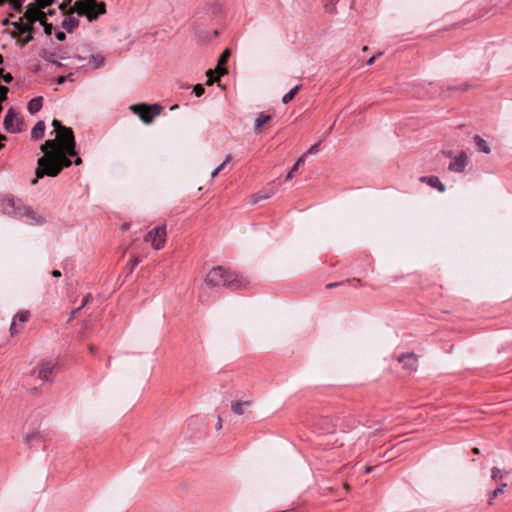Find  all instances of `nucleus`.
Wrapping results in <instances>:
<instances>
[{
	"label": "nucleus",
	"instance_id": "e433bc0d",
	"mask_svg": "<svg viewBox=\"0 0 512 512\" xmlns=\"http://www.w3.org/2000/svg\"><path fill=\"white\" fill-rule=\"evenodd\" d=\"M44 26V31L47 35H50L52 33L53 26L52 24L47 23L45 20L44 23H41Z\"/></svg>",
	"mask_w": 512,
	"mask_h": 512
},
{
	"label": "nucleus",
	"instance_id": "423d86ee",
	"mask_svg": "<svg viewBox=\"0 0 512 512\" xmlns=\"http://www.w3.org/2000/svg\"><path fill=\"white\" fill-rule=\"evenodd\" d=\"M166 225L150 230L144 237V241L150 243L155 250H160L166 243Z\"/></svg>",
	"mask_w": 512,
	"mask_h": 512
},
{
	"label": "nucleus",
	"instance_id": "6e6d98bb",
	"mask_svg": "<svg viewBox=\"0 0 512 512\" xmlns=\"http://www.w3.org/2000/svg\"><path fill=\"white\" fill-rule=\"evenodd\" d=\"M221 428H222V419H221V417H218L217 429H221Z\"/></svg>",
	"mask_w": 512,
	"mask_h": 512
},
{
	"label": "nucleus",
	"instance_id": "c03bdc74",
	"mask_svg": "<svg viewBox=\"0 0 512 512\" xmlns=\"http://www.w3.org/2000/svg\"><path fill=\"white\" fill-rule=\"evenodd\" d=\"M80 310H81V307H78V308H76V309L72 310V311H71V313H70V316H69V318H68V321L73 320V319L76 317L77 313H78Z\"/></svg>",
	"mask_w": 512,
	"mask_h": 512
},
{
	"label": "nucleus",
	"instance_id": "e2e57ef3",
	"mask_svg": "<svg viewBox=\"0 0 512 512\" xmlns=\"http://www.w3.org/2000/svg\"><path fill=\"white\" fill-rule=\"evenodd\" d=\"M3 63V56L0 54V64Z\"/></svg>",
	"mask_w": 512,
	"mask_h": 512
},
{
	"label": "nucleus",
	"instance_id": "338daca9",
	"mask_svg": "<svg viewBox=\"0 0 512 512\" xmlns=\"http://www.w3.org/2000/svg\"><path fill=\"white\" fill-rule=\"evenodd\" d=\"M6 2V0H0V5H3Z\"/></svg>",
	"mask_w": 512,
	"mask_h": 512
},
{
	"label": "nucleus",
	"instance_id": "ea45409f",
	"mask_svg": "<svg viewBox=\"0 0 512 512\" xmlns=\"http://www.w3.org/2000/svg\"><path fill=\"white\" fill-rule=\"evenodd\" d=\"M216 73L220 76V75H224L227 73V70L226 68L222 66H219V64L217 63V66H216V69H215Z\"/></svg>",
	"mask_w": 512,
	"mask_h": 512
},
{
	"label": "nucleus",
	"instance_id": "a19ab883",
	"mask_svg": "<svg viewBox=\"0 0 512 512\" xmlns=\"http://www.w3.org/2000/svg\"><path fill=\"white\" fill-rule=\"evenodd\" d=\"M319 150V143H316L314 145H312L309 150L307 151L308 154H314V153H317Z\"/></svg>",
	"mask_w": 512,
	"mask_h": 512
},
{
	"label": "nucleus",
	"instance_id": "412c9836",
	"mask_svg": "<svg viewBox=\"0 0 512 512\" xmlns=\"http://www.w3.org/2000/svg\"><path fill=\"white\" fill-rule=\"evenodd\" d=\"M250 401H238L231 404V410L237 415H243L246 407L250 406Z\"/></svg>",
	"mask_w": 512,
	"mask_h": 512
},
{
	"label": "nucleus",
	"instance_id": "39448f33",
	"mask_svg": "<svg viewBox=\"0 0 512 512\" xmlns=\"http://www.w3.org/2000/svg\"><path fill=\"white\" fill-rule=\"evenodd\" d=\"M131 110L139 116L143 123L150 124L156 116L160 115L162 106L157 103L151 105L136 104L131 106Z\"/></svg>",
	"mask_w": 512,
	"mask_h": 512
},
{
	"label": "nucleus",
	"instance_id": "8fccbe9b",
	"mask_svg": "<svg viewBox=\"0 0 512 512\" xmlns=\"http://www.w3.org/2000/svg\"><path fill=\"white\" fill-rule=\"evenodd\" d=\"M340 284L341 283H329V284L326 285V288L327 289H331V288L339 286Z\"/></svg>",
	"mask_w": 512,
	"mask_h": 512
},
{
	"label": "nucleus",
	"instance_id": "20e7f679",
	"mask_svg": "<svg viewBox=\"0 0 512 512\" xmlns=\"http://www.w3.org/2000/svg\"><path fill=\"white\" fill-rule=\"evenodd\" d=\"M74 12L79 16H85L88 21L92 22L106 13V4L98 0H77L74 7L68 11L69 14Z\"/></svg>",
	"mask_w": 512,
	"mask_h": 512
},
{
	"label": "nucleus",
	"instance_id": "6ab92c4d",
	"mask_svg": "<svg viewBox=\"0 0 512 512\" xmlns=\"http://www.w3.org/2000/svg\"><path fill=\"white\" fill-rule=\"evenodd\" d=\"M42 105H43V98L35 97L28 102V111L31 114H35L41 110Z\"/></svg>",
	"mask_w": 512,
	"mask_h": 512
},
{
	"label": "nucleus",
	"instance_id": "c85d7f7f",
	"mask_svg": "<svg viewBox=\"0 0 512 512\" xmlns=\"http://www.w3.org/2000/svg\"><path fill=\"white\" fill-rule=\"evenodd\" d=\"M491 478L495 481L501 480L503 478L501 470L497 467H493L491 470Z\"/></svg>",
	"mask_w": 512,
	"mask_h": 512
},
{
	"label": "nucleus",
	"instance_id": "49530a36",
	"mask_svg": "<svg viewBox=\"0 0 512 512\" xmlns=\"http://www.w3.org/2000/svg\"><path fill=\"white\" fill-rule=\"evenodd\" d=\"M26 34H27V35H26V36H25V38L23 39L22 46H23V45H25V44H27L28 42H30V41L33 39L32 35H29L28 33H26Z\"/></svg>",
	"mask_w": 512,
	"mask_h": 512
},
{
	"label": "nucleus",
	"instance_id": "9d476101",
	"mask_svg": "<svg viewBox=\"0 0 512 512\" xmlns=\"http://www.w3.org/2000/svg\"><path fill=\"white\" fill-rule=\"evenodd\" d=\"M42 9L43 8H38L35 3H30L27 6L23 18L28 22L39 21L40 23H44L46 14L42 11Z\"/></svg>",
	"mask_w": 512,
	"mask_h": 512
},
{
	"label": "nucleus",
	"instance_id": "4468645a",
	"mask_svg": "<svg viewBox=\"0 0 512 512\" xmlns=\"http://www.w3.org/2000/svg\"><path fill=\"white\" fill-rule=\"evenodd\" d=\"M316 425L319 427L320 430L326 433L333 432L335 428L334 420L329 416L319 418Z\"/></svg>",
	"mask_w": 512,
	"mask_h": 512
},
{
	"label": "nucleus",
	"instance_id": "4c0bfd02",
	"mask_svg": "<svg viewBox=\"0 0 512 512\" xmlns=\"http://www.w3.org/2000/svg\"><path fill=\"white\" fill-rule=\"evenodd\" d=\"M225 167V163H221L212 173H211V177L212 178H215L219 173L220 171H222Z\"/></svg>",
	"mask_w": 512,
	"mask_h": 512
},
{
	"label": "nucleus",
	"instance_id": "72a5a7b5",
	"mask_svg": "<svg viewBox=\"0 0 512 512\" xmlns=\"http://www.w3.org/2000/svg\"><path fill=\"white\" fill-rule=\"evenodd\" d=\"M3 80L5 83H11L13 81V76L11 73H5L3 71V74L0 75V80Z\"/></svg>",
	"mask_w": 512,
	"mask_h": 512
},
{
	"label": "nucleus",
	"instance_id": "6e6552de",
	"mask_svg": "<svg viewBox=\"0 0 512 512\" xmlns=\"http://www.w3.org/2000/svg\"><path fill=\"white\" fill-rule=\"evenodd\" d=\"M3 125L8 133H18L23 130V120L18 117L13 108L7 111L4 117Z\"/></svg>",
	"mask_w": 512,
	"mask_h": 512
},
{
	"label": "nucleus",
	"instance_id": "cd10ccee",
	"mask_svg": "<svg viewBox=\"0 0 512 512\" xmlns=\"http://www.w3.org/2000/svg\"><path fill=\"white\" fill-rule=\"evenodd\" d=\"M35 22H28L26 21V23H24V26H21V33L24 34V33H28L29 35H32V32L34 30V27H33V24Z\"/></svg>",
	"mask_w": 512,
	"mask_h": 512
},
{
	"label": "nucleus",
	"instance_id": "f257e3e1",
	"mask_svg": "<svg viewBox=\"0 0 512 512\" xmlns=\"http://www.w3.org/2000/svg\"><path fill=\"white\" fill-rule=\"evenodd\" d=\"M57 133V140H46L40 147L44 153L37 161L36 178L44 176L56 177L63 168L72 164L70 157H75L74 163L80 165L82 159L77 155L76 142L71 128L63 126L57 119L52 121Z\"/></svg>",
	"mask_w": 512,
	"mask_h": 512
},
{
	"label": "nucleus",
	"instance_id": "3c124183",
	"mask_svg": "<svg viewBox=\"0 0 512 512\" xmlns=\"http://www.w3.org/2000/svg\"><path fill=\"white\" fill-rule=\"evenodd\" d=\"M51 275H52L53 277H60V276H61V272H60L59 270H53V271L51 272Z\"/></svg>",
	"mask_w": 512,
	"mask_h": 512
},
{
	"label": "nucleus",
	"instance_id": "603ef678",
	"mask_svg": "<svg viewBox=\"0 0 512 512\" xmlns=\"http://www.w3.org/2000/svg\"><path fill=\"white\" fill-rule=\"evenodd\" d=\"M231 159H232L231 154H228V155L226 156V158H225V160H224V162H223V163H225V165H226L228 162H230V161H231Z\"/></svg>",
	"mask_w": 512,
	"mask_h": 512
},
{
	"label": "nucleus",
	"instance_id": "393cba45",
	"mask_svg": "<svg viewBox=\"0 0 512 512\" xmlns=\"http://www.w3.org/2000/svg\"><path fill=\"white\" fill-rule=\"evenodd\" d=\"M300 87L299 85L295 86L294 88H292L288 93H286L283 97H282V102L284 104H287L289 103L294 97L295 95L298 93V91L300 90Z\"/></svg>",
	"mask_w": 512,
	"mask_h": 512
},
{
	"label": "nucleus",
	"instance_id": "a878e982",
	"mask_svg": "<svg viewBox=\"0 0 512 512\" xmlns=\"http://www.w3.org/2000/svg\"><path fill=\"white\" fill-rule=\"evenodd\" d=\"M3 74V68H0V75ZM9 88L0 84V105L7 99Z\"/></svg>",
	"mask_w": 512,
	"mask_h": 512
},
{
	"label": "nucleus",
	"instance_id": "de8ad7c7",
	"mask_svg": "<svg viewBox=\"0 0 512 512\" xmlns=\"http://www.w3.org/2000/svg\"><path fill=\"white\" fill-rule=\"evenodd\" d=\"M12 25L21 32V26H24L22 22H13Z\"/></svg>",
	"mask_w": 512,
	"mask_h": 512
},
{
	"label": "nucleus",
	"instance_id": "f3484780",
	"mask_svg": "<svg viewBox=\"0 0 512 512\" xmlns=\"http://www.w3.org/2000/svg\"><path fill=\"white\" fill-rule=\"evenodd\" d=\"M273 194H274L273 190L259 191L251 196L250 202H251V204H257L258 202H260L262 200L269 199L270 197H272Z\"/></svg>",
	"mask_w": 512,
	"mask_h": 512
},
{
	"label": "nucleus",
	"instance_id": "7c9ffc66",
	"mask_svg": "<svg viewBox=\"0 0 512 512\" xmlns=\"http://www.w3.org/2000/svg\"><path fill=\"white\" fill-rule=\"evenodd\" d=\"M54 0H35V4L38 6V8H46L50 5H52Z\"/></svg>",
	"mask_w": 512,
	"mask_h": 512
},
{
	"label": "nucleus",
	"instance_id": "79ce46f5",
	"mask_svg": "<svg viewBox=\"0 0 512 512\" xmlns=\"http://www.w3.org/2000/svg\"><path fill=\"white\" fill-rule=\"evenodd\" d=\"M56 39L59 41H64L66 39V35L62 31H58L55 33Z\"/></svg>",
	"mask_w": 512,
	"mask_h": 512
},
{
	"label": "nucleus",
	"instance_id": "58836bf2",
	"mask_svg": "<svg viewBox=\"0 0 512 512\" xmlns=\"http://www.w3.org/2000/svg\"><path fill=\"white\" fill-rule=\"evenodd\" d=\"M45 59L53 64H57V57L55 53H49V55L45 57Z\"/></svg>",
	"mask_w": 512,
	"mask_h": 512
},
{
	"label": "nucleus",
	"instance_id": "a18cd8bd",
	"mask_svg": "<svg viewBox=\"0 0 512 512\" xmlns=\"http://www.w3.org/2000/svg\"><path fill=\"white\" fill-rule=\"evenodd\" d=\"M381 54H382V53H381V52H379L378 54H376V55L372 56L371 58H369V59H368V61H367V65H372V64L374 63L375 59H376L378 56H380Z\"/></svg>",
	"mask_w": 512,
	"mask_h": 512
},
{
	"label": "nucleus",
	"instance_id": "bb28decb",
	"mask_svg": "<svg viewBox=\"0 0 512 512\" xmlns=\"http://www.w3.org/2000/svg\"><path fill=\"white\" fill-rule=\"evenodd\" d=\"M104 62V58L102 56H95V55H92L90 57V63L93 64V67L94 68H99Z\"/></svg>",
	"mask_w": 512,
	"mask_h": 512
},
{
	"label": "nucleus",
	"instance_id": "5701e85b",
	"mask_svg": "<svg viewBox=\"0 0 512 512\" xmlns=\"http://www.w3.org/2000/svg\"><path fill=\"white\" fill-rule=\"evenodd\" d=\"M41 439L40 432L37 430H32L28 432L24 437V442L27 445H31L35 440Z\"/></svg>",
	"mask_w": 512,
	"mask_h": 512
},
{
	"label": "nucleus",
	"instance_id": "473e14b6",
	"mask_svg": "<svg viewBox=\"0 0 512 512\" xmlns=\"http://www.w3.org/2000/svg\"><path fill=\"white\" fill-rule=\"evenodd\" d=\"M193 91H194V93H195V95L197 97H200V96H202L204 94L205 89H204V87L201 84H197V85L194 86V90Z\"/></svg>",
	"mask_w": 512,
	"mask_h": 512
},
{
	"label": "nucleus",
	"instance_id": "c9c22d12",
	"mask_svg": "<svg viewBox=\"0 0 512 512\" xmlns=\"http://www.w3.org/2000/svg\"><path fill=\"white\" fill-rule=\"evenodd\" d=\"M339 0H327L326 8L329 12H334V6Z\"/></svg>",
	"mask_w": 512,
	"mask_h": 512
},
{
	"label": "nucleus",
	"instance_id": "5fc2aeb1",
	"mask_svg": "<svg viewBox=\"0 0 512 512\" xmlns=\"http://www.w3.org/2000/svg\"><path fill=\"white\" fill-rule=\"evenodd\" d=\"M131 263H132V269H133L135 266L138 265L139 260L138 259H133V260H131Z\"/></svg>",
	"mask_w": 512,
	"mask_h": 512
},
{
	"label": "nucleus",
	"instance_id": "f704fd0d",
	"mask_svg": "<svg viewBox=\"0 0 512 512\" xmlns=\"http://www.w3.org/2000/svg\"><path fill=\"white\" fill-rule=\"evenodd\" d=\"M93 300V297L90 293H88L84 298H83V301H82V304L79 306L82 308H84L85 306H87L89 303H91Z\"/></svg>",
	"mask_w": 512,
	"mask_h": 512
},
{
	"label": "nucleus",
	"instance_id": "4d7b16f0",
	"mask_svg": "<svg viewBox=\"0 0 512 512\" xmlns=\"http://www.w3.org/2000/svg\"><path fill=\"white\" fill-rule=\"evenodd\" d=\"M372 469H373V468H372L371 466H366V467H365V472H366V473H369V472H371V471H372Z\"/></svg>",
	"mask_w": 512,
	"mask_h": 512
},
{
	"label": "nucleus",
	"instance_id": "680f3d73",
	"mask_svg": "<svg viewBox=\"0 0 512 512\" xmlns=\"http://www.w3.org/2000/svg\"><path fill=\"white\" fill-rule=\"evenodd\" d=\"M8 23H9L8 19H5V20L3 21V24H4V25H7Z\"/></svg>",
	"mask_w": 512,
	"mask_h": 512
},
{
	"label": "nucleus",
	"instance_id": "69168bd1",
	"mask_svg": "<svg viewBox=\"0 0 512 512\" xmlns=\"http://www.w3.org/2000/svg\"><path fill=\"white\" fill-rule=\"evenodd\" d=\"M60 9H61L62 11H64V10H65V5H61V6H60Z\"/></svg>",
	"mask_w": 512,
	"mask_h": 512
},
{
	"label": "nucleus",
	"instance_id": "0eeeda50",
	"mask_svg": "<svg viewBox=\"0 0 512 512\" xmlns=\"http://www.w3.org/2000/svg\"><path fill=\"white\" fill-rule=\"evenodd\" d=\"M55 367L52 361H42L32 370L31 375L43 382H49L52 380Z\"/></svg>",
	"mask_w": 512,
	"mask_h": 512
},
{
	"label": "nucleus",
	"instance_id": "052dcab7",
	"mask_svg": "<svg viewBox=\"0 0 512 512\" xmlns=\"http://www.w3.org/2000/svg\"><path fill=\"white\" fill-rule=\"evenodd\" d=\"M343 487H344L345 491H346V492H348V490H349V486H348L347 484H344V486H343Z\"/></svg>",
	"mask_w": 512,
	"mask_h": 512
},
{
	"label": "nucleus",
	"instance_id": "ddd939ff",
	"mask_svg": "<svg viewBox=\"0 0 512 512\" xmlns=\"http://www.w3.org/2000/svg\"><path fill=\"white\" fill-rule=\"evenodd\" d=\"M419 181L437 189L439 192L445 191V185L437 176H422L419 178Z\"/></svg>",
	"mask_w": 512,
	"mask_h": 512
},
{
	"label": "nucleus",
	"instance_id": "0e129e2a",
	"mask_svg": "<svg viewBox=\"0 0 512 512\" xmlns=\"http://www.w3.org/2000/svg\"><path fill=\"white\" fill-rule=\"evenodd\" d=\"M89 350H90L91 352H93V351H94V346H92V345H91V346L89 347Z\"/></svg>",
	"mask_w": 512,
	"mask_h": 512
},
{
	"label": "nucleus",
	"instance_id": "37998d69",
	"mask_svg": "<svg viewBox=\"0 0 512 512\" xmlns=\"http://www.w3.org/2000/svg\"><path fill=\"white\" fill-rule=\"evenodd\" d=\"M212 74H213V71L212 70H208L207 71V76L209 77V80L207 82L208 85L212 84L214 81H217L218 78H212Z\"/></svg>",
	"mask_w": 512,
	"mask_h": 512
},
{
	"label": "nucleus",
	"instance_id": "09e8293b",
	"mask_svg": "<svg viewBox=\"0 0 512 512\" xmlns=\"http://www.w3.org/2000/svg\"><path fill=\"white\" fill-rule=\"evenodd\" d=\"M66 81V76H59L57 78V84L61 85Z\"/></svg>",
	"mask_w": 512,
	"mask_h": 512
},
{
	"label": "nucleus",
	"instance_id": "9b49d317",
	"mask_svg": "<svg viewBox=\"0 0 512 512\" xmlns=\"http://www.w3.org/2000/svg\"><path fill=\"white\" fill-rule=\"evenodd\" d=\"M417 361V356L414 353L402 354L398 357V362L402 363L403 369L408 372L416 371Z\"/></svg>",
	"mask_w": 512,
	"mask_h": 512
},
{
	"label": "nucleus",
	"instance_id": "dca6fc26",
	"mask_svg": "<svg viewBox=\"0 0 512 512\" xmlns=\"http://www.w3.org/2000/svg\"><path fill=\"white\" fill-rule=\"evenodd\" d=\"M271 116L265 113H260L258 117L255 119L254 123V132L259 134L261 132V128L264 124L268 123L271 120Z\"/></svg>",
	"mask_w": 512,
	"mask_h": 512
},
{
	"label": "nucleus",
	"instance_id": "f8f14e48",
	"mask_svg": "<svg viewBox=\"0 0 512 512\" xmlns=\"http://www.w3.org/2000/svg\"><path fill=\"white\" fill-rule=\"evenodd\" d=\"M467 163H468L467 154L464 151H462L449 164L448 169L452 172L461 173L464 171Z\"/></svg>",
	"mask_w": 512,
	"mask_h": 512
},
{
	"label": "nucleus",
	"instance_id": "aec40b11",
	"mask_svg": "<svg viewBox=\"0 0 512 512\" xmlns=\"http://www.w3.org/2000/svg\"><path fill=\"white\" fill-rule=\"evenodd\" d=\"M474 141H475V144L479 151H481L485 154H489L491 152V148H490L489 144L487 143V141H485L479 135L474 136Z\"/></svg>",
	"mask_w": 512,
	"mask_h": 512
},
{
	"label": "nucleus",
	"instance_id": "7ed1b4c3",
	"mask_svg": "<svg viewBox=\"0 0 512 512\" xmlns=\"http://www.w3.org/2000/svg\"><path fill=\"white\" fill-rule=\"evenodd\" d=\"M205 283L210 287L222 286L231 290H239L246 285L242 276L222 266L212 268L205 277Z\"/></svg>",
	"mask_w": 512,
	"mask_h": 512
},
{
	"label": "nucleus",
	"instance_id": "864d4df0",
	"mask_svg": "<svg viewBox=\"0 0 512 512\" xmlns=\"http://www.w3.org/2000/svg\"><path fill=\"white\" fill-rule=\"evenodd\" d=\"M442 153L446 156V157H452V151H442Z\"/></svg>",
	"mask_w": 512,
	"mask_h": 512
},
{
	"label": "nucleus",
	"instance_id": "a211bd4d",
	"mask_svg": "<svg viewBox=\"0 0 512 512\" xmlns=\"http://www.w3.org/2000/svg\"><path fill=\"white\" fill-rule=\"evenodd\" d=\"M79 25V20L73 16L66 17L62 22V27L68 32L71 33L75 28Z\"/></svg>",
	"mask_w": 512,
	"mask_h": 512
},
{
	"label": "nucleus",
	"instance_id": "2f4dec72",
	"mask_svg": "<svg viewBox=\"0 0 512 512\" xmlns=\"http://www.w3.org/2000/svg\"><path fill=\"white\" fill-rule=\"evenodd\" d=\"M25 0H10L14 10L20 11Z\"/></svg>",
	"mask_w": 512,
	"mask_h": 512
},
{
	"label": "nucleus",
	"instance_id": "bf43d9fd",
	"mask_svg": "<svg viewBox=\"0 0 512 512\" xmlns=\"http://www.w3.org/2000/svg\"><path fill=\"white\" fill-rule=\"evenodd\" d=\"M6 140V137L4 135H0V141ZM3 147L2 144H0V149Z\"/></svg>",
	"mask_w": 512,
	"mask_h": 512
},
{
	"label": "nucleus",
	"instance_id": "4be33fe9",
	"mask_svg": "<svg viewBox=\"0 0 512 512\" xmlns=\"http://www.w3.org/2000/svg\"><path fill=\"white\" fill-rule=\"evenodd\" d=\"M304 162V157H300L287 173L286 180H291L294 177V174L298 171L299 167L304 164Z\"/></svg>",
	"mask_w": 512,
	"mask_h": 512
},
{
	"label": "nucleus",
	"instance_id": "1a4fd4ad",
	"mask_svg": "<svg viewBox=\"0 0 512 512\" xmlns=\"http://www.w3.org/2000/svg\"><path fill=\"white\" fill-rule=\"evenodd\" d=\"M31 317V313L29 310H20L18 311L13 319H12V323L10 325V334L12 336L18 334L21 332V330L23 329V327L25 326V324L29 321Z\"/></svg>",
	"mask_w": 512,
	"mask_h": 512
},
{
	"label": "nucleus",
	"instance_id": "2eb2a0df",
	"mask_svg": "<svg viewBox=\"0 0 512 512\" xmlns=\"http://www.w3.org/2000/svg\"><path fill=\"white\" fill-rule=\"evenodd\" d=\"M45 123L44 121H38L31 130V139L40 140L44 137Z\"/></svg>",
	"mask_w": 512,
	"mask_h": 512
},
{
	"label": "nucleus",
	"instance_id": "f03ea898",
	"mask_svg": "<svg viewBox=\"0 0 512 512\" xmlns=\"http://www.w3.org/2000/svg\"><path fill=\"white\" fill-rule=\"evenodd\" d=\"M0 211L16 219H26L30 221V224L34 225H41L45 222L43 216L24 205L21 199L11 195L0 196Z\"/></svg>",
	"mask_w": 512,
	"mask_h": 512
},
{
	"label": "nucleus",
	"instance_id": "b1692460",
	"mask_svg": "<svg viewBox=\"0 0 512 512\" xmlns=\"http://www.w3.org/2000/svg\"><path fill=\"white\" fill-rule=\"evenodd\" d=\"M505 487H507V483H503L501 487L496 488L489 494L488 505H493L494 499L504 492Z\"/></svg>",
	"mask_w": 512,
	"mask_h": 512
},
{
	"label": "nucleus",
	"instance_id": "13d9d810",
	"mask_svg": "<svg viewBox=\"0 0 512 512\" xmlns=\"http://www.w3.org/2000/svg\"><path fill=\"white\" fill-rule=\"evenodd\" d=\"M472 452H473L474 454H479V453H480V450H479V448H476V447H475V448H473V449H472Z\"/></svg>",
	"mask_w": 512,
	"mask_h": 512
},
{
	"label": "nucleus",
	"instance_id": "c756f323",
	"mask_svg": "<svg viewBox=\"0 0 512 512\" xmlns=\"http://www.w3.org/2000/svg\"><path fill=\"white\" fill-rule=\"evenodd\" d=\"M229 56H230V51L228 49H225L218 59L219 66L224 65L227 62Z\"/></svg>",
	"mask_w": 512,
	"mask_h": 512
}]
</instances>
